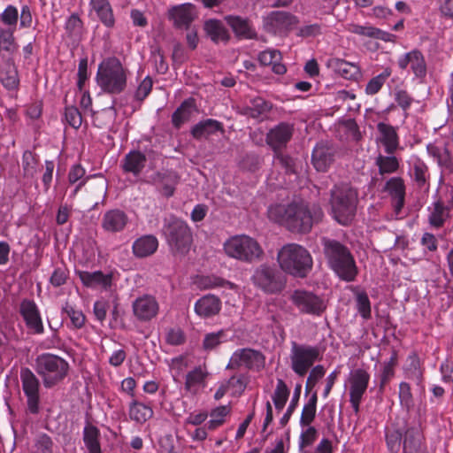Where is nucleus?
<instances>
[{
	"label": "nucleus",
	"mask_w": 453,
	"mask_h": 453,
	"mask_svg": "<svg viewBox=\"0 0 453 453\" xmlns=\"http://www.w3.org/2000/svg\"><path fill=\"white\" fill-rule=\"evenodd\" d=\"M316 212L311 213L309 205L303 201L275 203L269 206L268 219L292 233L307 234L313 226Z\"/></svg>",
	"instance_id": "nucleus-1"
},
{
	"label": "nucleus",
	"mask_w": 453,
	"mask_h": 453,
	"mask_svg": "<svg viewBox=\"0 0 453 453\" xmlns=\"http://www.w3.org/2000/svg\"><path fill=\"white\" fill-rule=\"evenodd\" d=\"M322 246L329 268L342 280L352 282L358 274V268L349 249L341 242L324 237Z\"/></svg>",
	"instance_id": "nucleus-2"
},
{
	"label": "nucleus",
	"mask_w": 453,
	"mask_h": 453,
	"mask_svg": "<svg viewBox=\"0 0 453 453\" xmlns=\"http://www.w3.org/2000/svg\"><path fill=\"white\" fill-rule=\"evenodd\" d=\"M357 202V190L348 183L335 184L330 190L331 214L342 226H348L354 219Z\"/></svg>",
	"instance_id": "nucleus-3"
},
{
	"label": "nucleus",
	"mask_w": 453,
	"mask_h": 453,
	"mask_svg": "<svg viewBox=\"0 0 453 453\" xmlns=\"http://www.w3.org/2000/svg\"><path fill=\"white\" fill-rule=\"evenodd\" d=\"M277 261L284 273L301 279L305 278L313 266L311 253L297 243L282 246L277 253Z\"/></svg>",
	"instance_id": "nucleus-4"
},
{
	"label": "nucleus",
	"mask_w": 453,
	"mask_h": 453,
	"mask_svg": "<svg viewBox=\"0 0 453 453\" xmlns=\"http://www.w3.org/2000/svg\"><path fill=\"white\" fill-rule=\"evenodd\" d=\"M96 80L104 93L119 95L127 88V69L118 58L109 57L99 64Z\"/></svg>",
	"instance_id": "nucleus-5"
},
{
	"label": "nucleus",
	"mask_w": 453,
	"mask_h": 453,
	"mask_svg": "<svg viewBox=\"0 0 453 453\" xmlns=\"http://www.w3.org/2000/svg\"><path fill=\"white\" fill-rule=\"evenodd\" d=\"M163 235L173 256L185 257L189 252L193 233L185 220L174 216L166 219L163 226Z\"/></svg>",
	"instance_id": "nucleus-6"
},
{
	"label": "nucleus",
	"mask_w": 453,
	"mask_h": 453,
	"mask_svg": "<svg viewBox=\"0 0 453 453\" xmlns=\"http://www.w3.org/2000/svg\"><path fill=\"white\" fill-rule=\"evenodd\" d=\"M223 249L227 257L243 263L258 262L264 257V250L259 242L247 234L229 237L224 242Z\"/></svg>",
	"instance_id": "nucleus-7"
},
{
	"label": "nucleus",
	"mask_w": 453,
	"mask_h": 453,
	"mask_svg": "<svg viewBox=\"0 0 453 453\" xmlns=\"http://www.w3.org/2000/svg\"><path fill=\"white\" fill-rule=\"evenodd\" d=\"M69 368L65 359L51 353H42L35 359V371L46 388H51L64 380Z\"/></svg>",
	"instance_id": "nucleus-8"
},
{
	"label": "nucleus",
	"mask_w": 453,
	"mask_h": 453,
	"mask_svg": "<svg viewBox=\"0 0 453 453\" xmlns=\"http://www.w3.org/2000/svg\"><path fill=\"white\" fill-rule=\"evenodd\" d=\"M320 359L321 353L318 346L300 344L296 342H291L290 366L296 375L303 377Z\"/></svg>",
	"instance_id": "nucleus-9"
},
{
	"label": "nucleus",
	"mask_w": 453,
	"mask_h": 453,
	"mask_svg": "<svg viewBox=\"0 0 453 453\" xmlns=\"http://www.w3.org/2000/svg\"><path fill=\"white\" fill-rule=\"evenodd\" d=\"M253 283L266 294L280 293L286 286V279L276 268L261 265L253 276Z\"/></svg>",
	"instance_id": "nucleus-10"
},
{
	"label": "nucleus",
	"mask_w": 453,
	"mask_h": 453,
	"mask_svg": "<svg viewBox=\"0 0 453 453\" xmlns=\"http://www.w3.org/2000/svg\"><path fill=\"white\" fill-rule=\"evenodd\" d=\"M265 357L257 349L243 348L236 349L231 356L226 369L238 370L244 367L248 370L260 371L265 367Z\"/></svg>",
	"instance_id": "nucleus-11"
},
{
	"label": "nucleus",
	"mask_w": 453,
	"mask_h": 453,
	"mask_svg": "<svg viewBox=\"0 0 453 453\" xmlns=\"http://www.w3.org/2000/svg\"><path fill=\"white\" fill-rule=\"evenodd\" d=\"M22 390L27 398V411L33 415L40 412V381L35 374L27 367L20 370Z\"/></svg>",
	"instance_id": "nucleus-12"
},
{
	"label": "nucleus",
	"mask_w": 453,
	"mask_h": 453,
	"mask_svg": "<svg viewBox=\"0 0 453 453\" xmlns=\"http://www.w3.org/2000/svg\"><path fill=\"white\" fill-rule=\"evenodd\" d=\"M290 300L303 314L320 316L326 310L323 299L311 291L296 289L292 293Z\"/></svg>",
	"instance_id": "nucleus-13"
},
{
	"label": "nucleus",
	"mask_w": 453,
	"mask_h": 453,
	"mask_svg": "<svg viewBox=\"0 0 453 453\" xmlns=\"http://www.w3.org/2000/svg\"><path fill=\"white\" fill-rule=\"evenodd\" d=\"M298 22L296 16L287 12H272L264 19V28L275 35H286Z\"/></svg>",
	"instance_id": "nucleus-14"
},
{
	"label": "nucleus",
	"mask_w": 453,
	"mask_h": 453,
	"mask_svg": "<svg viewBox=\"0 0 453 453\" xmlns=\"http://www.w3.org/2000/svg\"><path fill=\"white\" fill-rule=\"evenodd\" d=\"M349 381V402L355 413H358L363 396L367 390L370 374L364 369L358 368L352 372Z\"/></svg>",
	"instance_id": "nucleus-15"
},
{
	"label": "nucleus",
	"mask_w": 453,
	"mask_h": 453,
	"mask_svg": "<svg viewBox=\"0 0 453 453\" xmlns=\"http://www.w3.org/2000/svg\"><path fill=\"white\" fill-rule=\"evenodd\" d=\"M397 65L401 70L408 68L418 80H424L427 74V64L424 54L418 49L411 50L397 59Z\"/></svg>",
	"instance_id": "nucleus-16"
},
{
	"label": "nucleus",
	"mask_w": 453,
	"mask_h": 453,
	"mask_svg": "<svg viewBox=\"0 0 453 453\" xmlns=\"http://www.w3.org/2000/svg\"><path fill=\"white\" fill-rule=\"evenodd\" d=\"M19 312L27 329L35 334L44 333V326L40 310L32 299L25 298L19 303Z\"/></svg>",
	"instance_id": "nucleus-17"
},
{
	"label": "nucleus",
	"mask_w": 453,
	"mask_h": 453,
	"mask_svg": "<svg viewBox=\"0 0 453 453\" xmlns=\"http://www.w3.org/2000/svg\"><path fill=\"white\" fill-rule=\"evenodd\" d=\"M294 131V124L280 122L268 131L265 142L273 152L283 150L291 141Z\"/></svg>",
	"instance_id": "nucleus-18"
},
{
	"label": "nucleus",
	"mask_w": 453,
	"mask_h": 453,
	"mask_svg": "<svg viewBox=\"0 0 453 453\" xmlns=\"http://www.w3.org/2000/svg\"><path fill=\"white\" fill-rule=\"evenodd\" d=\"M134 317L142 322L154 319L159 311V304L156 297L150 295H143L136 298L132 303Z\"/></svg>",
	"instance_id": "nucleus-19"
},
{
	"label": "nucleus",
	"mask_w": 453,
	"mask_h": 453,
	"mask_svg": "<svg viewBox=\"0 0 453 453\" xmlns=\"http://www.w3.org/2000/svg\"><path fill=\"white\" fill-rule=\"evenodd\" d=\"M225 19L238 39L251 40L257 38L256 28L249 19L229 15Z\"/></svg>",
	"instance_id": "nucleus-20"
},
{
	"label": "nucleus",
	"mask_w": 453,
	"mask_h": 453,
	"mask_svg": "<svg viewBox=\"0 0 453 453\" xmlns=\"http://www.w3.org/2000/svg\"><path fill=\"white\" fill-rule=\"evenodd\" d=\"M390 197L392 205L396 213H399L404 206L405 202V184L401 177H392L387 180L383 188Z\"/></svg>",
	"instance_id": "nucleus-21"
},
{
	"label": "nucleus",
	"mask_w": 453,
	"mask_h": 453,
	"mask_svg": "<svg viewBox=\"0 0 453 453\" xmlns=\"http://www.w3.org/2000/svg\"><path fill=\"white\" fill-rule=\"evenodd\" d=\"M425 444L420 426H407L403 433V453H418Z\"/></svg>",
	"instance_id": "nucleus-22"
},
{
	"label": "nucleus",
	"mask_w": 453,
	"mask_h": 453,
	"mask_svg": "<svg viewBox=\"0 0 453 453\" xmlns=\"http://www.w3.org/2000/svg\"><path fill=\"white\" fill-rule=\"evenodd\" d=\"M377 130L380 134L379 141L384 146L385 152L388 155H393L400 145L397 128L392 125L379 122L377 124Z\"/></svg>",
	"instance_id": "nucleus-23"
},
{
	"label": "nucleus",
	"mask_w": 453,
	"mask_h": 453,
	"mask_svg": "<svg viewBox=\"0 0 453 453\" xmlns=\"http://www.w3.org/2000/svg\"><path fill=\"white\" fill-rule=\"evenodd\" d=\"M334 150L327 143L319 142L313 149L311 162L319 172H326L334 162Z\"/></svg>",
	"instance_id": "nucleus-24"
},
{
	"label": "nucleus",
	"mask_w": 453,
	"mask_h": 453,
	"mask_svg": "<svg viewBox=\"0 0 453 453\" xmlns=\"http://www.w3.org/2000/svg\"><path fill=\"white\" fill-rule=\"evenodd\" d=\"M128 217L119 209L107 211L102 219V227L108 233H119L125 229Z\"/></svg>",
	"instance_id": "nucleus-25"
},
{
	"label": "nucleus",
	"mask_w": 453,
	"mask_h": 453,
	"mask_svg": "<svg viewBox=\"0 0 453 453\" xmlns=\"http://www.w3.org/2000/svg\"><path fill=\"white\" fill-rule=\"evenodd\" d=\"M169 14L175 27L188 30L196 17L195 6L191 4L174 6Z\"/></svg>",
	"instance_id": "nucleus-26"
},
{
	"label": "nucleus",
	"mask_w": 453,
	"mask_h": 453,
	"mask_svg": "<svg viewBox=\"0 0 453 453\" xmlns=\"http://www.w3.org/2000/svg\"><path fill=\"white\" fill-rule=\"evenodd\" d=\"M209 372L203 365H198L189 371L185 377V390L195 395L200 388H204L207 385Z\"/></svg>",
	"instance_id": "nucleus-27"
},
{
	"label": "nucleus",
	"mask_w": 453,
	"mask_h": 453,
	"mask_svg": "<svg viewBox=\"0 0 453 453\" xmlns=\"http://www.w3.org/2000/svg\"><path fill=\"white\" fill-rule=\"evenodd\" d=\"M221 310V301L214 295H206L199 298L195 303L196 313L208 319L217 315Z\"/></svg>",
	"instance_id": "nucleus-28"
},
{
	"label": "nucleus",
	"mask_w": 453,
	"mask_h": 453,
	"mask_svg": "<svg viewBox=\"0 0 453 453\" xmlns=\"http://www.w3.org/2000/svg\"><path fill=\"white\" fill-rule=\"evenodd\" d=\"M328 65L336 74L345 80L357 81L361 77L360 67L344 59L338 58H332Z\"/></svg>",
	"instance_id": "nucleus-29"
},
{
	"label": "nucleus",
	"mask_w": 453,
	"mask_h": 453,
	"mask_svg": "<svg viewBox=\"0 0 453 453\" xmlns=\"http://www.w3.org/2000/svg\"><path fill=\"white\" fill-rule=\"evenodd\" d=\"M147 157L140 150H130L124 157L121 167L124 173H132L134 176H139L145 167Z\"/></svg>",
	"instance_id": "nucleus-30"
},
{
	"label": "nucleus",
	"mask_w": 453,
	"mask_h": 453,
	"mask_svg": "<svg viewBox=\"0 0 453 453\" xmlns=\"http://www.w3.org/2000/svg\"><path fill=\"white\" fill-rule=\"evenodd\" d=\"M89 6L105 27H114L116 19L109 0H89Z\"/></svg>",
	"instance_id": "nucleus-31"
},
{
	"label": "nucleus",
	"mask_w": 453,
	"mask_h": 453,
	"mask_svg": "<svg viewBox=\"0 0 453 453\" xmlns=\"http://www.w3.org/2000/svg\"><path fill=\"white\" fill-rule=\"evenodd\" d=\"M158 248V240L153 234H145L137 238L132 245L134 255L143 258L153 255Z\"/></svg>",
	"instance_id": "nucleus-32"
},
{
	"label": "nucleus",
	"mask_w": 453,
	"mask_h": 453,
	"mask_svg": "<svg viewBox=\"0 0 453 453\" xmlns=\"http://www.w3.org/2000/svg\"><path fill=\"white\" fill-rule=\"evenodd\" d=\"M217 132L224 133V126L220 121L213 119L201 120L191 129V134L196 140L207 138Z\"/></svg>",
	"instance_id": "nucleus-33"
},
{
	"label": "nucleus",
	"mask_w": 453,
	"mask_h": 453,
	"mask_svg": "<svg viewBox=\"0 0 453 453\" xmlns=\"http://www.w3.org/2000/svg\"><path fill=\"white\" fill-rule=\"evenodd\" d=\"M153 415V409L149 403L140 402L135 398L129 403L128 416L132 421L142 425L150 419Z\"/></svg>",
	"instance_id": "nucleus-34"
},
{
	"label": "nucleus",
	"mask_w": 453,
	"mask_h": 453,
	"mask_svg": "<svg viewBox=\"0 0 453 453\" xmlns=\"http://www.w3.org/2000/svg\"><path fill=\"white\" fill-rule=\"evenodd\" d=\"M196 110V99L193 97L185 99L172 115L173 126L177 129L180 128L184 123L190 119L193 111Z\"/></svg>",
	"instance_id": "nucleus-35"
},
{
	"label": "nucleus",
	"mask_w": 453,
	"mask_h": 453,
	"mask_svg": "<svg viewBox=\"0 0 453 453\" xmlns=\"http://www.w3.org/2000/svg\"><path fill=\"white\" fill-rule=\"evenodd\" d=\"M77 273L83 285L88 288L102 286L104 288H107L111 285V274H104L102 271H96L92 273L79 271Z\"/></svg>",
	"instance_id": "nucleus-36"
},
{
	"label": "nucleus",
	"mask_w": 453,
	"mask_h": 453,
	"mask_svg": "<svg viewBox=\"0 0 453 453\" xmlns=\"http://www.w3.org/2000/svg\"><path fill=\"white\" fill-rule=\"evenodd\" d=\"M99 438V429L96 426L88 423L83 430V441L88 453H102Z\"/></svg>",
	"instance_id": "nucleus-37"
},
{
	"label": "nucleus",
	"mask_w": 453,
	"mask_h": 453,
	"mask_svg": "<svg viewBox=\"0 0 453 453\" xmlns=\"http://www.w3.org/2000/svg\"><path fill=\"white\" fill-rule=\"evenodd\" d=\"M375 163L380 175L395 173L398 171L400 166L398 158L393 155H379L376 157Z\"/></svg>",
	"instance_id": "nucleus-38"
},
{
	"label": "nucleus",
	"mask_w": 453,
	"mask_h": 453,
	"mask_svg": "<svg viewBox=\"0 0 453 453\" xmlns=\"http://www.w3.org/2000/svg\"><path fill=\"white\" fill-rule=\"evenodd\" d=\"M272 105L262 97H255L250 100V105L245 109V114L253 119H258L270 111Z\"/></svg>",
	"instance_id": "nucleus-39"
},
{
	"label": "nucleus",
	"mask_w": 453,
	"mask_h": 453,
	"mask_svg": "<svg viewBox=\"0 0 453 453\" xmlns=\"http://www.w3.org/2000/svg\"><path fill=\"white\" fill-rule=\"evenodd\" d=\"M317 402L318 395L317 392H314L303 408L300 418L301 426H309L315 419L317 411Z\"/></svg>",
	"instance_id": "nucleus-40"
},
{
	"label": "nucleus",
	"mask_w": 453,
	"mask_h": 453,
	"mask_svg": "<svg viewBox=\"0 0 453 453\" xmlns=\"http://www.w3.org/2000/svg\"><path fill=\"white\" fill-rule=\"evenodd\" d=\"M204 30L213 42L227 40L228 38L226 30L219 20L209 19L205 21Z\"/></svg>",
	"instance_id": "nucleus-41"
},
{
	"label": "nucleus",
	"mask_w": 453,
	"mask_h": 453,
	"mask_svg": "<svg viewBox=\"0 0 453 453\" xmlns=\"http://www.w3.org/2000/svg\"><path fill=\"white\" fill-rule=\"evenodd\" d=\"M226 342H227V330L220 329L217 332L208 333L203 340V349L205 351H211Z\"/></svg>",
	"instance_id": "nucleus-42"
},
{
	"label": "nucleus",
	"mask_w": 453,
	"mask_h": 453,
	"mask_svg": "<svg viewBox=\"0 0 453 453\" xmlns=\"http://www.w3.org/2000/svg\"><path fill=\"white\" fill-rule=\"evenodd\" d=\"M392 69L386 67L384 70L375 77L372 78L365 87V94L369 96L376 95L383 87L387 80L391 76Z\"/></svg>",
	"instance_id": "nucleus-43"
},
{
	"label": "nucleus",
	"mask_w": 453,
	"mask_h": 453,
	"mask_svg": "<svg viewBox=\"0 0 453 453\" xmlns=\"http://www.w3.org/2000/svg\"><path fill=\"white\" fill-rule=\"evenodd\" d=\"M289 394L290 391L285 381L281 379H278L276 388L272 396L275 409L278 411H281L285 407L286 403L289 397Z\"/></svg>",
	"instance_id": "nucleus-44"
},
{
	"label": "nucleus",
	"mask_w": 453,
	"mask_h": 453,
	"mask_svg": "<svg viewBox=\"0 0 453 453\" xmlns=\"http://www.w3.org/2000/svg\"><path fill=\"white\" fill-rule=\"evenodd\" d=\"M39 164L38 156L30 151L26 150L22 155V169L25 177L34 178L37 173V166Z\"/></svg>",
	"instance_id": "nucleus-45"
},
{
	"label": "nucleus",
	"mask_w": 453,
	"mask_h": 453,
	"mask_svg": "<svg viewBox=\"0 0 453 453\" xmlns=\"http://www.w3.org/2000/svg\"><path fill=\"white\" fill-rule=\"evenodd\" d=\"M83 28V22L80 17L73 13L66 20L65 30L67 36L73 40L79 41L81 39Z\"/></svg>",
	"instance_id": "nucleus-46"
},
{
	"label": "nucleus",
	"mask_w": 453,
	"mask_h": 453,
	"mask_svg": "<svg viewBox=\"0 0 453 453\" xmlns=\"http://www.w3.org/2000/svg\"><path fill=\"white\" fill-rule=\"evenodd\" d=\"M448 216L447 208L441 201H437L434 203V210L429 215V223L434 227L440 228L444 225Z\"/></svg>",
	"instance_id": "nucleus-47"
},
{
	"label": "nucleus",
	"mask_w": 453,
	"mask_h": 453,
	"mask_svg": "<svg viewBox=\"0 0 453 453\" xmlns=\"http://www.w3.org/2000/svg\"><path fill=\"white\" fill-rule=\"evenodd\" d=\"M356 308L360 316L367 320L372 317L371 302L369 296L365 291H358L355 295Z\"/></svg>",
	"instance_id": "nucleus-48"
},
{
	"label": "nucleus",
	"mask_w": 453,
	"mask_h": 453,
	"mask_svg": "<svg viewBox=\"0 0 453 453\" xmlns=\"http://www.w3.org/2000/svg\"><path fill=\"white\" fill-rule=\"evenodd\" d=\"M200 284L204 288L208 289L216 288H226L229 289H234L236 288L234 283L215 275L202 277L200 280Z\"/></svg>",
	"instance_id": "nucleus-49"
},
{
	"label": "nucleus",
	"mask_w": 453,
	"mask_h": 453,
	"mask_svg": "<svg viewBox=\"0 0 453 453\" xmlns=\"http://www.w3.org/2000/svg\"><path fill=\"white\" fill-rule=\"evenodd\" d=\"M386 444L391 453H398L403 444V432L400 429L387 430Z\"/></svg>",
	"instance_id": "nucleus-50"
},
{
	"label": "nucleus",
	"mask_w": 453,
	"mask_h": 453,
	"mask_svg": "<svg viewBox=\"0 0 453 453\" xmlns=\"http://www.w3.org/2000/svg\"><path fill=\"white\" fill-rule=\"evenodd\" d=\"M14 31L10 29L0 30V51H5L9 55L17 50V44L13 35Z\"/></svg>",
	"instance_id": "nucleus-51"
},
{
	"label": "nucleus",
	"mask_w": 453,
	"mask_h": 453,
	"mask_svg": "<svg viewBox=\"0 0 453 453\" xmlns=\"http://www.w3.org/2000/svg\"><path fill=\"white\" fill-rule=\"evenodd\" d=\"M274 160L285 170L286 173H296V160L283 150L274 151Z\"/></svg>",
	"instance_id": "nucleus-52"
},
{
	"label": "nucleus",
	"mask_w": 453,
	"mask_h": 453,
	"mask_svg": "<svg viewBox=\"0 0 453 453\" xmlns=\"http://www.w3.org/2000/svg\"><path fill=\"white\" fill-rule=\"evenodd\" d=\"M63 312L67 315L75 328L80 329L84 326L86 319L81 311L66 303L65 306L63 307Z\"/></svg>",
	"instance_id": "nucleus-53"
},
{
	"label": "nucleus",
	"mask_w": 453,
	"mask_h": 453,
	"mask_svg": "<svg viewBox=\"0 0 453 453\" xmlns=\"http://www.w3.org/2000/svg\"><path fill=\"white\" fill-rule=\"evenodd\" d=\"M301 388H302L301 385H296L294 394H293V396H292V399L290 401V403H289L286 412L284 413V415L281 417V418L280 420V424L281 426H285L288 423L292 414L294 413L295 410L296 409V407L298 405L299 399H300V395H301Z\"/></svg>",
	"instance_id": "nucleus-54"
},
{
	"label": "nucleus",
	"mask_w": 453,
	"mask_h": 453,
	"mask_svg": "<svg viewBox=\"0 0 453 453\" xmlns=\"http://www.w3.org/2000/svg\"><path fill=\"white\" fill-rule=\"evenodd\" d=\"M325 373L326 370L323 365H318L312 367L305 383L306 394H309L312 390L317 382L324 377Z\"/></svg>",
	"instance_id": "nucleus-55"
},
{
	"label": "nucleus",
	"mask_w": 453,
	"mask_h": 453,
	"mask_svg": "<svg viewBox=\"0 0 453 453\" xmlns=\"http://www.w3.org/2000/svg\"><path fill=\"white\" fill-rule=\"evenodd\" d=\"M399 400L401 405L410 411L413 406V396L411 386L407 382H401L399 384Z\"/></svg>",
	"instance_id": "nucleus-56"
},
{
	"label": "nucleus",
	"mask_w": 453,
	"mask_h": 453,
	"mask_svg": "<svg viewBox=\"0 0 453 453\" xmlns=\"http://www.w3.org/2000/svg\"><path fill=\"white\" fill-rule=\"evenodd\" d=\"M65 119L69 126L75 129H78L82 124L81 113L75 106H66L65 108Z\"/></svg>",
	"instance_id": "nucleus-57"
},
{
	"label": "nucleus",
	"mask_w": 453,
	"mask_h": 453,
	"mask_svg": "<svg viewBox=\"0 0 453 453\" xmlns=\"http://www.w3.org/2000/svg\"><path fill=\"white\" fill-rule=\"evenodd\" d=\"M153 87L152 79L146 76L136 88L134 97L138 102H142L151 92Z\"/></svg>",
	"instance_id": "nucleus-58"
},
{
	"label": "nucleus",
	"mask_w": 453,
	"mask_h": 453,
	"mask_svg": "<svg viewBox=\"0 0 453 453\" xmlns=\"http://www.w3.org/2000/svg\"><path fill=\"white\" fill-rule=\"evenodd\" d=\"M0 81L7 89H14L18 87L19 79L17 72L14 69H9L0 72Z\"/></svg>",
	"instance_id": "nucleus-59"
},
{
	"label": "nucleus",
	"mask_w": 453,
	"mask_h": 453,
	"mask_svg": "<svg viewBox=\"0 0 453 453\" xmlns=\"http://www.w3.org/2000/svg\"><path fill=\"white\" fill-rule=\"evenodd\" d=\"M228 390H232L233 395H242L245 388H246V381L244 380V377L242 375L240 376H232L226 382Z\"/></svg>",
	"instance_id": "nucleus-60"
},
{
	"label": "nucleus",
	"mask_w": 453,
	"mask_h": 453,
	"mask_svg": "<svg viewBox=\"0 0 453 453\" xmlns=\"http://www.w3.org/2000/svg\"><path fill=\"white\" fill-rule=\"evenodd\" d=\"M318 438V431L314 426L308 428L301 433L299 439V448L301 449L312 445Z\"/></svg>",
	"instance_id": "nucleus-61"
},
{
	"label": "nucleus",
	"mask_w": 453,
	"mask_h": 453,
	"mask_svg": "<svg viewBox=\"0 0 453 453\" xmlns=\"http://www.w3.org/2000/svg\"><path fill=\"white\" fill-rule=\"evenodd\" d=\"M1 20L4 24L10 27H16L19 19V12L17 7L8 5L1 14Z\"/></svg>",
	"instance_id": "nucleus-62"
},
{
	"label": "nucleus",
	"mask_w": 453,
	"mask_h": 453,
	"mask_svg": "<svg viewBox=\"0 0 453 453\" xmlns=\"http://www.w3.org/2000/svg\"><path fill=\"white\" fill-rule=\"evenodd\" d=\"M281 59L280 52L275 50H266L259 53L258 61L263 65H273Z\"/></svg>",
	"instance_id": "nucleus-63"
},
{
	"label": "nucleus",
	"mask_w": 453,
	"mask_h": 453,
	"mask_svg": "<svg viewBox=\"0 0 453 453\" xmlns=\"http://www.w3.org/2000/svg\"><path fill=\"white\" fill-rule=\"evenodd\" d=\"M53 445L52 439L46 434H41L35 441V446L40 453H52Z\"/></svg>",
	"instance_id": "nucleus-64"
}]
</instances>
